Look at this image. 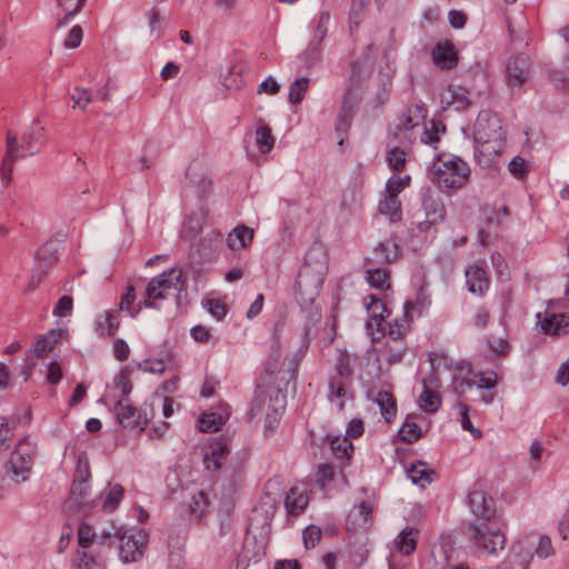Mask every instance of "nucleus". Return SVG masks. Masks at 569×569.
<instances>
[{"label":"nucleus","instance_id":"a18cd8bd","mask_svg":"<svg viewBox=\"0 0 569 569\" xmlns=\"http://www.w3.org/2000/svg\"><path fill=\"white\" fill-rule=\"evenodd\" d=\"M399 435L408 443L417 441L421 437V428L410 418L402 423Z\"/></svg>","mask_w":569,"mask_h":569},{"label":"nucleus","instance_id":"864d4df0","mask_svg":"<svg viewBox=\"0 0 569 569\" xmlns=\"http://www.w3.org/2000/svg\"><path fill=\"white\" fill-rule=\"evenodd\" d=\"M387 161L395 171H401L406 163V153L399 148H393L388 152Z\"/></svg>","mask_w":569,"mask_h":569},{"label":"nucleus","instance_id":"79ce46f5","mask_svg":"<svg viewBox=\"0 0 569 569\" xmlns=\"http://www.w3.org/2000/svg\"><path fill=\"white\" fill-rule=\"evenodd\" d=\"M425 118L423 108L420 106L410 107L407 112L402 116L401 128L410 130L419 124Z\"/></svg>","mask_w":569,"mask_h":569},{"label":"nucleus","instance_id":"c03bdc74","mask_svg":"<svg viewBox=\"0 0 569 569\" xmlns=\"http://www.w3.org/2000/svg\"><path fill=\"white\" fill-rule=\"evenodd\" d=\"M446 127L441 121H430V127L426 126L421 140L426 144H435L440 139V133H445Z\"/></svg>","mask_w":569,"mask_h":569},{"label":"nucleus","instance_id":"dca6fc26","mask_svg":"<svg viewBox=\"0 0 569 569\" xmlns=\"http://www.w3.org/2000/svg\"><path fill=\"white\" fill-rule=\"evenodd\" d=\"M531 559L530 547L519 541L511 547L507 558L498 566V569H528Z\"/></svg>","mask_w":569,"mask_h":569},{"label":"nucleus","instance_id":"bb28decb","mask_svg":"<svg viewBox=\"0 0 569 569\" xmlns=\"http://www.w3.org/2000/svg\"><path fill=\"white\" fill-rule=\"evenodd\" d=\"M230 416L229 408H223L222 412H210L199 418V430L202 432L217 431L222 425L226 423Z\"/></svg>","mask_w":569,"mask_h":569},{"label":"nucleus","instance_id":"9b49d317","mask_svg":"<svg viewBox=\"0 0 569 569\" xmlns=\"http://www.w3.org/2000/svg\"><path fill=\"white\" fill-rule=\"evenodd\" d=\"M61 242L50 239L38 248L33 257V268L37 272L49 274L59 259Z\"/></svg>","mask_w":569,"mask_h":569},{"label":"nucleus","instance_id":"2eb2a0df","mask_svg":"<svg viewBox=\"0 0 569 569\" xmlns=\"http://www.w3.org/2000/svg\"><path fill=\"white\" fill-rule=\"evenodd\" d=\"M266 539L253 532V519L250 520L249 528L242 543L241 557L247 561H258L264 555Z\"/></svg>","mask_w":569,"mask_h":569},{"label":"nucleus","instance_id":"a19ab883","mask_svg":"<svg viewBox=\"0 0 569 569\" xmlns=\"http://www.w3.org/2000/svg\"><path fill=\"white\" fill-rule=\"evenodd\" d=\"M256 144L262 153H267L273 148L274 138L267 124H262L256 130Z\"/></svg>","mask_w":569,"mask_h":569},{"label":"nucleus","instance_id":"338daca9","mask_svg":"<svg viewBox=\"0 0 569 569\" xmlns=\"http://www.w3.org/2000/svg\"><path fill=\"white\" fill-rule=\"evenodd\" d=\"M553 552L555 550L551 543V539L547 536L540 537L536 548L537 556L545 559L553 555Z\"/></svg>","mask_w":569,"mask_h":569},{"label":"nucleus","instance_id":"09e8293b","mask_svg":"<svg viewBox=\"0 0 569 569\" xmlns=\"http://www.w3.org/2000/svg\"><path fill=\"white\" fill-rule=\"evenodd\" d=\"M202 306L217 320H222L228 312L227 306L220 300L204 299Z\"/></svg>","mask_w":569,"mask_h":569},{"label":"nucleus","instance_id":"e433bc0d","mask_svg":"<svg viewBox=\"0 0 569 569\" xmlns=\"http://www.w3.org/2000/svg\"><path fill=\"white\" fill-rule=\"evenodd\" d=\"M123 496H124V488L121 485H119V483L109 485L107 496L102 502V510L106 512L114 511L118 508Z\"/></svg>","mask_w":569,"mask_h":569},{"label":"nucleus","instance_id":"a211bd4d","mask_svg":"<svg viewBox=\"0 0 569 569\" xmlns=\"http://www.w3.org/2000/svg\"><path fill=\"white\" fill-rule=\"evenodd\" d=\"M229 455L226 441L217 440L210 443L204 455L203 463L207 470L218 471Z\"/></svg>","mask_w":569,"mask_h":569},{"label":"nucleus","instance_id":"c9c22d12","mask_svg":"<svg viewBox=\"0 0 569 569\" xmlns=\"http://www.w3.org/2000/svg\"><path fill=\"white\" fill-rule=\"evenodd\" d=\"M18 426V417H0V450L7 451L10 449V433Z\"/></svg>","mask_w":569,"mask_h":569},{"label":"nucleus","instance_id":"0eeeda50","mask_svg":"<svg viewBox=\"0 0 569 569\" xmlns=\"http://www.w3.org/2000/svg\"><path fill=\"white\" fill-rule=\"evenodd\" d=\"M182 287L183 279L180 269L172 268L163 271L149 281L146 288L147 300H144L143 305L147 308H152L154 305L150 301L151 299H166L171 291L180 292Z\"/></svg>","mask_w":569,"mask_h":569},{"label":"nucleus","instance_id":"0e129e2a","mask_svg":"<svg viewBox=\"0 0 569 569\" xmlns=\"http://www.w3.org/2000/svg\"><path fill=\"white\" fill-rule=\"evenodd\" d=\"M91 478L90 466L87 459L79 458L76 472L73 476V480H79L81 482H89Z\"/></svg>","mask_w":569,"mask_h":569},{"label":"nucleus","instance_id":"f03ea898","mask_svg":"<svg viewBox=\"0 0 569 569\" xmlns=\"http://www.w3.org/2000/svg\"><path fill=\"white\" fill-rule=\"evenodd\" d=\"M476 158L485 167L492 166L506 146L502 120L495 113L482 111L475 123Z\"/></svg>","mask_w":569,"mask_h":569},{"label":"nucleus","instance_id":"de8ad7c7","mask_svg":"<svg viewBox=\"0 0 569 569\" xmlns=\"http://www.w3.org/2000/svg\"><path fill=\"white\" fill-rule=\"evenodd\" d=\"M331 449L340 459L349 458L353 451L352 443L349 441V439L340 437H336L331 441Z\"/></svg>","mask_w":569,"mask_h":569},{"label":"nucleus","instance_id":"39448f33","mask_svg":"<svg viewBox=\"0 0 569 569\" xmlns=\"http://www.w3.org/2000/svg\"><path fill=\"white\" fill-rule=\"evenodd\" d=\"M268 399L267 416L264 421V435L268 437L278 428L283 410L284 393L280 387L268 386L266 390H259L251 406V413L260 411Z\"/></svg>","mask_w":569,"mask_h":569},{"label":"nucleus","instance_id":"680f3d73","mask_svg":"<svg viewBox=\"0 0 569 569\" xmlns=\"http://www.w3.org/2000/svg\"><path fill=\"white\" fill-rule=\"evenodd\" d=\"M87 0H57L58 7L62 9V11H68L69 16H76L79 13Z\"/></svg>","mask_w":569,"mask_h":569},{"label":"nucleus","instance_id":"37998d69","mask_svg":"<svg viewBox=\"0 0 569 569\" xmlns=\"http://www.w3.org/2000/svg\"><path fill=\"white\" fill-rule=\"evenodd\" d=\"M410 181L411 177L408 174L403 177L391 176L386 183L383 193L398 197L410 184Z\"/></svg>","mask_w":569,"mask_h":569},{"label":"nucleus","instance_id":"49530a36","mask_svg":"<svg viewBox=\"0 0 569 569\" xmlns=\"http://www.w3.org/2000/svg\"><path fill=\"white\" fill-rule=\"evenodd\" d=\"M456 407H457L459 416H460V423H461L462 429L469 431L475 439L481 438L482 432L480 431V429L473 427V425L470 421V418L468 415V406L461 401H458Z\"/></svg>","mask_w":569,"mask_h":569},{"label":"nucleus","instance_id":"9d476101","mask_svg":"<svg viewBox=\"0 0 569 569\" xmlns=\"http://www.w3.org/2000/svg\"><path fill=\"white\" fill-rule=\"evenodd\" d=\"M440 380L436 372H432L428 378L422 380V391L419 396L418 403L422 411L427 413H435L441 406V398L438 392L440 388Z\"/></svg>","mask_w":569,"mask_h":569},{"label":"nucleus","instance_id":"052dcab7","mask_svg":"<svg viewBox=\"0 0 569 569\" xmlns=\"http://www.w3.org/2000/svg\"><path fill=\"white\" fill-rule=\"evenodd\" d=\"M73 308V300L70 296H62L53 309V315L57 317H67L71 313Z\"/></svg>","mask_w":569,"mask_h":569},{"label":"nucleus","instance_id":"f704fd0d","mask_svg":"<svg viewBox=\"0 0 569 569\" xmlns=\"http://www.w3.org/2000/svg\"><path fill=\"white\" fill-rule=\"evenodd\" d=\"M329 21L330 14L328 12H322L318 20L313 36L309 42V50L317 51L320 48L321 42L323 41L328 32Z\"/></svg>","mask_w":569,"mask_h":569},{"label":"nucleus","instance_id":"3c124183","mask_svg":"<svg viewBox=\"0 0 569 569\" xmlns=\"http://www.w3.org/2000/svg\"><path fill=\"white\" fill-rule=\"evenodd\" d=\"M208 503L209 501L207 495L203 491L197 492L192 497L189 506L191 515H193L196 518H200L204 513Z\"/></svg>","mask_w":569,"mask_h":569},{"label":"nucleus","instance_id":"4c0bfd02","mask_svg":"<svg viewBox=\"0 0 569 569\" xmlns=\"http://www.w3.org/2000/svg\"><path fill=\"white\" fill-rule=\"evenodd\" d=\"M366 280L370 287L378 290L389 289V272L382 268L369 269L366 272Z\"/></svg>","mask_w":569,"mask_h":569},{"label":"nucleus","instance_id":"774afa93","mask_svg":"<svg viewBox=\"0 0 569 569\" xmlns=\"http://www.w3.org/2000/svg\"><path fill=\"white\" fill-rule=\"evenodd\" d=\"M98 566L96 558L87 551L78 553L77 568L78 569H93Z\"/></svg>","mask_w":569,"mask_h":569},{"label":"nucleus","instance_id":"c756f323","mask_svg":"<svg viewBox=\"0 0 569 569\" xmlns=\"http://www.w3.org/2000/svg\"><path fill=\"white\" fill-rule=\"evenodd\" d=\"M253 237V230L246 226L236 227L227 238L228 247L232 250H239L244 248L251 242Z\"/></svg>","mask_w":569,"mask_h":569},{"label":"nucleus","instance_id":"b1692460","mask_svg":"<svg viewBox=\"0 0 569 569\" xmlns=\"http://www.w3.org/2000/svg\"><path fill=\"white\" fill-rule=\"evenodd\" d=\"M418 530L415 527H406L395 539L396 549L405 556H409L416 550Z\"/></svg>","mask_w":569,"mask_h":569},{"label":"nucleus","instance_id":"5701e85b","mask_svg":"<svg viewBox=\"0 0 569 569\" xmlns=\"http://www.w3.org/2000/svg\"><path fill=\"white\" fill-rule=\"evenodd\" d=\"M281 326L280 323L276 325V328L272 333V346L270 347V352L268 356V360L266 363V372L268 375H273L279 370V363L281 358Z\"/></svg>","mask_w":569,"mask_h":569},{"label":"nucleus","instance_id":"f257e3e1","mask_svg":"<svg viewBox=\"0 0 569 569\" xmlns=\"http://www.w3.org/2000/svg\"><path fill=\"white\" fill-rule=\"evenodd\" d=\"M329 270V260L326 247L313 243L305 256L295 283V292L302 308L311 306L320 293Z\"/></svg>","mask_w":569,"mask_h":569},{"label":"nucleus","instance_id":"412c9836","mask_svg":"<svg viewBox=\"0 0 569 569\" xmlns=\"http://www.w3.org/2000/svg\"><path fill=\"white\" fill-rule=\"evenodd\" d=\"M466 281L470 292L483 295L489 288V280L485 269L479 266H470L466 270Z\"/></svg>","mask_w":569,"mask_h":569},{"label":"nucleus","instance_id":"2f4dec72","mask_svg":"<svg viewBox=\"0 0 569 569\" xmlns=\"http://www.w3.org/2000/svg\"><path fill=\"white\" fill-rule=\"evenodd\" d=\"M376 402L380 408L381 416L387 422H390L397 413V403L395 397L388 391H379Z\"/></svg>","mask_w":569,"mask_h":569},{"label":"nucleus","instance_id":"603ef678","mask_svg":"<svg viewBox=\"0 0 569 569\" xmlns=\"http://www.w3.org/2000/svg\"><path fill=\"white\" fill-rule=\"evenodd\" d=\"M89 483L73 480L71 486V497L77 505H83L89 492Z\"/></svg>","mask_w":569,"mask_h":569},{"label":"nucleus","instance_id":"e2e57ef3","mask_svg":"<svg viewBox=\"0 0 569 569\" xmlns=\"http://www.w3.org/2000/svg\"><path fill=\"white\" fill-rule=\"evenodd\" d=\"M74 104L73 108H80L81 110H86L87 104L91 102V96L87 89L76 88L74 92L71 96Z\"/></svg>","mask_w":569,"mask_h":569},{"label":"nucleus","instance_id":"1a4fd4ad","mask_svg":"<svg viewBox=\"0 0 569 569\" xmlns=\"http://www.w3.org/2000/svg\"><path fill=\"white\" fill-rule=\"evenodd\" d=\"M113 412L119 425L126 429L144 430L148 425V420L129 402V399H119L114 405Z\"/></svg>","mask_w":569,"mask_h":569},{"label":"nucleus","instance_id":"4be33fe9","mask_svg":"<svg viewBox=\"0 0 569 569\" xmlns=\"http://www.w3.org/2000/svg\"><path fill=\"white\" fill-rule=\"evenodd\" d=\"M441 101L456 109L465 108L470 102V92L465 87L449 84L441 94Z\"/></svg>","mask_w":569,"mask_h":569},{"label":"nucleus","instance_id":"473e14b6","mask_svg":"<svg viewBox=\"0 0 569 569\" xmlns=\"http://www.w3.org/2000/svg\"><path fill=\"white\" fill-rule=\"evenodd\" d=\"M399 256V244L392 240L380 242L375 249V259L377 262H391Z\"/></svg>","mask_w":569,"mask_h":569},{"label":"nucleus","instance_id":"393cba45","mask_svg":"<svg viewBox=\"0 0 569 569\" xmlns=\"http://www.w3.org/2000/svg\"><path fill=\"white\" fill-rule=\"evenodd\" d=\"M307 490L300 487H291L287 492V513L298 515L308 506Z\"/></svg>","mask_w":569,"mask_h":569},{"label":"nucleus","instance_id":"423d86ee","mask_svg":"<svg viewBox=\"0 0 569 569\" xmlns=\"http://www.w3.org/2000/svg\"><path fill=\"white\" fill-rule=\"evenodd\" d=\"M36 451V442L30 437H24L17 443L8 462V471L16 482H24L29 478Z\"/></svg>","mask_w":569,"mask_h":569},{"label":"nucleus","instance_id":"aec40b11","mask_svg":"<svg viewBox=\"0 0 569 569\" xmlns=\"http://www.w3.org/2000/svg\"><path fill=\"white\" fill-rule=\"evenodd\" d=\"M119 558L122 562H136L143 556L142 543L134 536H121Z\"/></svg>","mask_w":569,"mask_h":569},{"label":"nucleus","instance_id":"f3484780","mask_svg":"<svg viewBox=\"0 0 569 569\" xmlns=\"http://www.w3.org/2000/svg\"><path fill=\"white\" fill-rule=\"evenodd\" d=\"M473 383L478 389L485 390L480 396V400L485 405H491L497 395V392L495 391V388L498 385L497 373L493 370L485 372L479 371L473 376Z\"/></svg>","mask_w":569,"mask_h":569},{"label":"nucleus","instance_id":"13d9d810","mask_svg":"<svg viewBox=\"0 0 569 569\" xmlns=\"http://www.w3.org/2000/svg\"><path fill=\"white\" fill-rule=\"evenodd\" d=\"M321 529L317 526H308L303 530V543L307 549L316 547L321 538Z\"/></svg>","mask_w":569,"mask_h":569},{"label":"nucleus","instance_id":"7c9ffc66","mask_svg":"<svg viewBox=\"0 0 569 569\" xmlns=\"http://www.w3.org/2000/svg\"><path fill=\"white\" fill-rule=\"evenodd\" d=\"M432 473L433 471L422 461H418L407 469V475L410 480L420 488H425L431 482Z\"/></svg>","mask_w":569,"mask_h":569},{"label":"nucleus","instance_id":"6e6552de","mask_svg":"<svg viewBox=\"0 0 569 569\" xmlns=\"http://www.w3.org/2000/svg\"><path fill=\"white\" fill-rule=\"evenodd\" d=\"M62 337L61 329H52L41 335L37 338L33 347L28 351L24 359V367L22 369V375L24 380L29 379L32 370L37 366V360L42 359L48 356L49 352L53 350L58 341Z\"/></svg>","mask_w":569,"mask_h":569},{"label":"nucleus","instance_id":"58836bf2","mask_svg":"<svg viewBox=\"0 0 569 569\" xmlns=\"http://www.w3.org/2000/svg\"><path fill=\"white\" fill-rule=\"evenodd\" d=\"M568 322L566 321V316L560 313H551L547 315L541 321L540 326L541 329L551 335H560L562 331L563 326H567Z\"/></svg>","mask_w":569,"mask_h":569},{"label":"nucleus","instance_id":"69168bd1","mask_svg":"<svg viewBox=\"0 0 569 569\" xmlns=\"http://www.w3.org/2000/svg\"><path fill=\"white\" fill-rule=\"evenodd\" d=\"M114 383L116 388L119 389L120 391V399H128V396L132 390V385L129 379V376L127 373L121 372L118 377H116Z\"/></svg>","mask_w":569,"mask_h":569},{"label":"nucleus","instance_id":"bf43d9fd","mask_svg":"<svg viewBox=\"0 0 569 569\" xmlns=\"http://www.w3.org/2000/svg\"><path fill=\"white\" fill-rule=\"evenodd\" d=\"M508 168L510 173L518 179H522L528 172L527 162L521 157L512 158L511 161L509 162Z\"/></svg>","mask_w":569,"mask_h":569},{"label":"nucleus","instance_id":"4468645a","mask_svg":"<svg viewBox=\"0 0 569 569\" xmlns=\"http://www.w3.org/2000/svg\"><path fill=\"white\" fill-rule=\"evenodd\" d=\"M530 59L526 54L510 57L507 66V79L510 86H521L530 74Z\"/></svg>","mask_w":569,"mask_h":569},{"label":"nucleus","instance_id":"c85d7f7f","mask_svg":"<svg viewBox=\"0 0 569 569\" xmlns=\"http://www.w3.org/2000/svg\"><path fill=\"white\" fill-rule=\"evenodd\" d=\"M347 375V368L341 365L338 368V377H335L329 383V399L330 401H337V406L339 409H342L343 401L342 399L346 396V388L343 382V377Z\"/></svg>","mask_w":569,"mask_h":569},{"label":"nucleus","instance_id":"ea45409f","mask_svg":"<svg viewBox=\"0 0 569 569\" xmlns=\"http://www.w3.org/2000/svg\"><path fill=\"white\" fill-rule=\"evenodd\" d=\"M365 305L370 317L378 323L388 316L386 305L381 301L380 298L376 297L375 295L368 296L365 299Z\"/></svg>","mask_w":569,"mask_h":569},{"label":"nucleus","instance_id":"6e6d98bb","mask_svg":"<svg viewBox=\"0 0 569 569\" xmlns=\"http://www.w3.org/2000/svg\"><path fill=\"white\" fill-rule=\"evenodd\" d=\"M369 0H352L350 11V29H357L360 24L361 14Z\"/></svg>","mask_w":569,"mask_h":569},{"label":"nucleus","instance_id":"a878e982","mask_svg":"<svg viewBox=\"0 0 569 569\" xmlns=\"http://www.w3.org/2000/svg\"><path fill=\"white\" fill-rule=\"evenodd\" d=\"M94 325H96V331L100 336H104V337L113 336L117 332L119 325H120L118 317H117V311L108 310L104 313L99 315L96 318Z\"/></svg>","mask_w":569,"mask_h":569},{"label":"nucleus","instance_id":"f8f14e48","mask_svg":"<svg viewBox=\"0 0 569 569\" xmlns=\"http://www.w3.org/2000/svg\"><path fill=\"white\" fill-rule=\"evenodd\" d=\"M19 153L18 136L14 131L9 130L6 136V154L0 166V176L4 187H8L12 180V170L14 162L22 158Z\"/></svg>","mask_w":569,"mask_h":569},{"label":"nucleus","instance_id":"7ed1b4c3","mask_svg":"<svg viewBox=\"0 0 569 569\" xmlns=\"http://www.w3.org/2000/svg\"><path fill=\"white\" fill-rule=\"evenodd\" d=\"M469 164L458 156L440 154L430 169V179L441 189H460L470 177Z\"/></svg>","mask_w":569,"mask_h":569},{"label":"nucleus","instance_id":"6ab92c4d","mask_svg":"<svg viewBox=\"0 0 569 569\" xmlns=\"http://www.w3.org/2000/svg\"><path fill=\"white\" fill-rule=\"evenodd\" d=\"M432 60L441 69H452L458 63V53L452 43H438L432 50Z\"/></svg>","mask_w":569,"mask_h":569},{"label":"nucleus","instance_id":"5fc2aeb1","mask_svg":"<svg viewBox=\"0 0 569 569\" xmlns=\"http://www.w3.org/2000/svg\"><path fill=\"white\" fill-rule=\"evenodd\" d=\"M94 531L88 523H81L78 529V543L81 548H89L94 539Z\"/></svg>","mask_w":569,"mask_h":569},{"label":"nucleus","instance_id":"ddd939ff","mask_svg":"<svg viewBox=\"0 0 569 569\" xmlns=\"http://www.w3.org/2000/svg\"><path fill=\"white\" fill-rule=\"evenodd\" d=\"M469 506L475 516L472 521L496 520V512L492 508V500L482 490L475 489L469 492Z\"/></svg>","mask_w":569,"mask_h":569},{"label":"nucleus","instance_id":"20e7f679","mask_svg":"<svg viewBox=\"0 0 569 569\" xmlns=\"http://www.w3.org/2000/svg\"><path fill=\"white\" fill-rule=\"evenodd\" d=\"M469 539L479 552L488 556H497L506 546V536L497 519L470 521Z\"/></svg>","mask_w":569,"mask_h":569},{"label":"nucleus","instance_id":"4d7b16f0","mask_svg":"<svg viewBox=\"0 0 569 569\" xmlns=\"http://www.w3.org/2000/svg\"><path fill=\"white\" fill-rule=\"evenodd\" d=\"M83 38V30L80 26L76 24L69 31L67 38L63 41V46L67 49H76L80 46Z\"/></svg>","mask_w":569,"mask_h":569},{"label":"nucleus","instance_id":"cd10ccee","mask_svg":"<svg viewBox=\"0 0 569 569\" xmlns=\"http://www.w3.org/2000/svg\"><path fill=\"white\" fill-rule=\"evenodd\" d=\"M378 210L381 214L389 217L392 222L401 220V201L398 197L382 193L381 199L379 200Z\"/></svg>","mask_w":569,"mask_h":569},{"label":"nucleus","instance_id":"72a5a7b5","mask_svg":"<svg viewBox=\"0 0 569 569\" xmlns=\"http://www.w3.org/2000/svg\"><path fill=\"white\" fill-rule=\"evenodd\" d=\"M41 136L42 128L31 127L22 136L21 143H19V152L26 151L29 156L36 154L38 152L36 144L40 141Z\"/></svg>","mask_w":569,"mask_h":569},{"label":"nucleus","instance_id":"8fccbe9b","mask_svg":"<svg viewBox=\"0 0 569 569\" xmlns=\"http://www.w3.org/2000/svg\"><path fill=\"white\" fill-rule=\"evenodd\" d=\"M309 86V80L307 78L297 79L290 87L289 91V100L291 103H299L305 96Z\"/></svg>","mask_w":569,"mask_h":569}]
</instances>
